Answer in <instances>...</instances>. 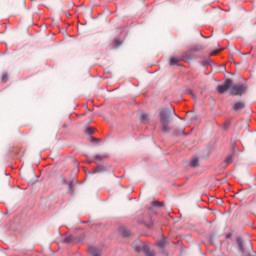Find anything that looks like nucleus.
I'll list each match as a JSON object with an SVG mask.
<instances>
[{
	"label": "nucleus",
	"instance_id": "obj_1",
	"mask_svg": "<svg viewBox=\"0 0 256 256\" xmlns=\"http://www.w3.org/2000/svg\"><path fill=\"white\" fill-rule=\"evenodd\" d=\"M171 113H175L173 108H164L160 112L161 130L164 133H169V131H171V128L169 127V123H171Z\"/></svg>",
	"mask_w": 256,
	"mask_h": 256
},
{
	"label": "nucleus",
	"instance_id": "obj_2",
	"mask_svg": "<svg viewBox=\"0 0 256 256\" xmlns=\"http://www.w3.org/2000/svg\"><path fill=\"white\" fill-rule=\"evenodd\" d=\"M134 250L136 253H141V251H143V253H145L147 256H155V253L151 251L149 246L143 242H139L138 245H135Z\"/></svg>",
	"mask_w": 256,
	"mask_h": 256
},
{
	"label": "nucleus",
	"instance_id": "obj_3",
	"mask_svg": "<svg viewBox=\"0 0 256 256\" xmlns=\"http://www.w3.org/2000/svg\"><path fill=\"white\" fill-rule=\"evenodd\" d=\"M247 91V87L243 84L234 85L230 89L231 95H243Z\"/></svg>",
	"mask_w": 256,
	"mask_h": 256
},
{
	"label": "nucleus",
	"instance_id": "obj_4",
	"mask_svg": "<svg viewBox=\"0 0 256 256\" xmlns=\"http://www.w3.org/2000/svg\"><path fill=\"white\" fill-rule=\"evenodd\" d=\"M137 223H139V225H145V227H147L148 229H151V227H153V220L150 216H140L137 219Z\"/></svg>",
	"mask_w": 256,
	"mask_h": 256
},
{
	"label": "nucleus",
	"instance_id": "obj_5",
	"mask_svg": "<svg viewBox=\"0 0 256 256\" xmlns=\"http://www.w3.org/2000/svg\"><path fill=\"white\" fill-rule=\"evenodd\" d=\"M231 87H233V80L228 78L225 80L224 85H220L217 87V91H218V93L223 94V93H225V91H229V89H231Z\"/></svg>",
	"mask_w": 256,
	"mask_h": 256
},
{
	"label": "nucleus",
	"instance_id": "obj_6",
	"mask_svg": "<svg viewBox=\"0 0 256 256\" xmlns=\"http://www.w3.org/2000/svg\"><path fill=\"white\" fill-rule=\"evenodd\" d=\"M107 159H109V153L96 154L92 157V161H90V163H98Z\"/></svg>",
	"mask_w": 256,
	"mask_h": 256
},
{
	"label": "nucleus",
	"instance_id": "obj_7",
	"mask_svg": "<svg viewBox=\"0 0 256 256\" xmlns=\"http://www.w3.org/2000/svg\"><path fill=\"white\" fill-rule=\"evenodd\" d=\"M88 255L89 256H101V251L99 250V248H97L95 246H90L88 248Z\"/></svg>",
	"mask_w": 256,
	"mask_h": 256
},
{
	"label": "nucleus",
	"instance_id": "obj_8",
	"mask_svg": "<svg viewBox=\"0 0 256 256\" xmlns=\"http://www.w3.org/2000/svg\"><path fill=\"white\" fill-rule=\"evenodd\" d=\"M182 57L186 60H184L185 63H187L188 61H191V59H193V50L190 49L189 51L185 52Z\"/></svg>",
	"mask_w": 256,
	"mask_h": 256
},
{
	"label": "nucleus",
	"instance_id": "obj_9",
	"mask_svg": "<svg viewBox=\"0 0 256 256\" xmlns=\"http://www.w3.org/2000/svg\"><path fill=\"white\" fill-rule=\"evenodd\" d=\"M241 109H245V102L243 101L236 102L233 106V111H241Z\"/></svg>",
	"mask_w": 256,
	"mask_h": 256
},
{
	"label": "nucleus",
	"instance_id": "obj_10",
	"mask_svg": "<svg viewBox=\"0 0 256 256\" xmlns=\"http://www.w3.org/2000/svg\"><path fill=\"white\" fill-rule=\"evenodd\" d=\"M105 171H107V168L104 165H98L93 171V175H95V173H105Z\"/></svg>",
	"mask_w": 256,
	"mask_h": 256
},
{
	"label": "nucleus",
	"instance_id": "obj_11",
	"mask_svg": "<svg viewBox=\"0 0 256 256\" xmlns=\"http://www.w3.org/2000/svg\"><path fill=\"white\" fill-rule=\"evenodd\" d=\"M120 231V235H122V237H129L131 235V232L125 228V226H121L119 228Z\"/></svg>",
	"mask_w": 256,
	"mask_h": 256
},
{
	"label": "nucleus",
	"instance_id": "obj_12",
	"mask_svg": "<svg viewBox=\"0 0 256 256\" xmlns=\"http://www.w3.org/2000/svg\"><path fill=\"white\" fill-rule=\"evenodd\" d=\"M180 61H187L184 57H174L170 59V65H177Z\"/></svg>",
	"mask_w": 256,
	"mask_h": 256
},
{
	"label": "nucleus",
	"instance_id": "obj_13",
	"mask_svg": "<svg viewBox=\"0 0 256 256\" xmlns=\"http://www.w3.org/2000/svg\"><path fill=\"white\" fill-rule=\"evenodd\" d=\"M140 121L141 123H144L145 125H147V123H149V114H141L140 115Z\"/></svg>",
	"mask_w": 256,
	"mask_h": 256
},
{
	"label": "nucleus",
	"instance_id": "obj_14",
	"mask_svg": "<svg viewBox=\"0 0 256 256\" xmlns=\"http://www.w3.org/2000/svg\"><path fill=\"white\" fill-rule=\"evenodd\" d=\"M121 45H123V41L120 39H114L112 43V49H117V47H121Z\"/></svg>",
	"mask_w": 256,
	"mask_h": 256
},
{
	"label": "nucleus",
	"instance_id": "obj_15",
	"mask_svg": "<svg viewBox=\"0 0 256 256\" xmlns=\"http://www.w3.org/2000/svg\"><path fill=\"white\" fill-rule=\"evenodd\" d=\"M236 243L238 245L239 251L243 253V251H245V249L243 248V240L241 238H237Z\"/></svg>",
	"mask_w": 256,
	"mask_h": 256
},
{
	"label": "nucleus",
	"instance_id": "obj_16",
	"mask_svg": "<svg viewBox=\"0 0 256 256\" xmlns=\"http://www.w3.org/2000/svg\"><path fill=\"white\" fill-rule=\"evenodd\" d=\"M235 157V154H230L226 157L225 159V163L226 165H231V163H233V159Z\"/></svg>",
	"mask_w": 256,
	"mask_h": 256
},
{
	"label": "nucleus",
	"instance_id": "obj_17",
	"mask_svg": "<svg viewBox=\"0 0 256 256\" xmlns=\"http://www.w3.org/2000/svg\"><path fill=\"white\" fill-rule=\"evenodd\" d=\"M191 49H192L193 53H197L199 51H203L204 47H203V45H195Z\"/></svg>",
	"mask_w": 256,
	"mask_h": 256
},
{
	"label": "nucleus",
	"instance_id": "obj_18",
	"mask_svg": "<svg viewBox=\"0 0 256 256\" xmlns=\"http://www.w3.org/2000/svg\"><path fill=\"white\" fill-rule=\"evenodd\" d=\"M190 167H199V158H193L190 161Z\"/></svg>",
	"mask_w": 256,
	"mask_h": 256
},
{
	"label": "nucleus",
	"instance_id": "obj_19",
	"mask_svg": "<svg viewBox=\"0 0 256 256\" xmlns=\"http://www.w3.org/2000/svg\"><path fill=\"white\" fill-rule=\"evenodd\" d=\"M75 241V237L73 235L66 236L64 239V243H73Z\"/></svg>",
	"mask_w": 256,
	"mask_h": 256
},
{
	"label": "nucleus",
	"instance_id": "obj_20",
	"mask_svg": "<svg viewBox=\"0 0 256 256\" xmlns=\"http://www.w3.org/2000/svg\"><path fill=\"white\" fill-rule=\"evenodd\" d=\"M7 81H9V74H7V72H3L2 83H7Z\"/></svg>",
	"mask_w": 256,
	"mask_h": 256
},
{
	"label": "nucleus",
	"instance_id": "obj_21",
	"mask_svg": "<svg viewBox=\"0 0 256 256\" xmlns=\"http://www.w3.org/2000/svg\"><path fill=\"white\" fill-rule=\"evenodd\" d=\"M166 243H167V241L165 240V238H163L162 240L157 242V245L160 247V249H163V247H165Z\"/></svg>",
	"mask_w": 256,
	"mask_h": 256
},
{
	"label": "nucleus",
	"instance_id": "obj_22",
	"mask_svg": "<svg viewBox=\"0 0 256 256\" xmlns=\"http://www.w3.org/2000/svg\"><path fill=\"white\" fill-rule=\"evenodd\" d=\"M64 183L66 185H68L69 191H71V193H73V181L67 182L66 180H64Z\"/></svg>",
	"mask_w": 256,
	"mask_h": 256
},
{
	"label": "nucleus",
	"instance_id": "obj_23",
	"mask_svg": "<svg viewBox=\"0 0 256 256\" xmlns=\"http://www.w3.org/2000/svg\"><path fill=\"white\" fill-rule=\"evenodd\" d=\"M221 51H223V48H217L215 50H213L212 52H210V55H217V53H221Z\"/></svg>",
	"mask_w": 256,
	"mask_h": 256
},
{
	"label": "nucleus",
	"instance_id": "obj_24",
	"mask_svg": "<svg viewBox=\"0 0 256 256\" xmlns=\"http://www.w3.org/2000/svg\"><path fill=\"white\" fill-rule=\"evenodd\" d=\"M152 207H163V203L159 201L152 202Z\"/></svg>",
	"mask_w": 256,
	"mask_h": 256
},
{
	"label": "nucleus",
	"instance_id": "obj_25",
	"mask_svg": "<svg viewBox=\"0 0 256 256\" xmlns=\"http://www.w3.org/2000/svg\"><path fill=\"white\" fill-rule=\"evenodd\" d=\"M86 133H87L88 135H93V133H95V129L89 127V128L86 129Z\"/></svg>",
	"mask_w": 256,
	"mask_h": 256
},
{
	"label": "nucleus",
	"instance_id": "obj_26",
	"mask_svg": "<svg viewBox=\"0 0 256 256\" xmlns=\"http://www.w3.org/2000/svg\"><path fill=\"white\" fill-rule=\"evenodd\" d=\"M186 93H187L188 95H191V97H193V99H195V94H193V91L188 90V91H186Z\"/></svg>",
	"mask_w": 256,
	"mask_h": 256
},
{
	"label": "nucleus",
	"instance_id": "obj_27",
	"mask_svg": "<svg viewBox=\"0 0 256 256\" xmlns=\"http://www.w3.org/2000/svg\"><path fill=\"white\" fill-rule=\"evenodd\" d=\"M91 142L92 143H99V139H97L95 137H91Z\"/></svg>",
	"mask_w": 256,
	"mask_h": 256
}]
</instances>
